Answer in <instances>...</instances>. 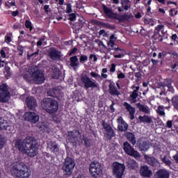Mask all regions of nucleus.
<instances>
[{"label": "nucleus", "instance_id": "f257e3e1", "mask_svg": "<svg viewBox=\"0 0 178 178\" xmlns=\"http://www.w3.org/2000/svg\"><path fill=\"white\" fill-rule=\"evenodd\" d=\"M15 145L19 152L26 154L30 158L38 155V140L33 136H26L24 140H16Z\"/></svg>", "mask_w": 178, "mask_h": 178}, {"label": "nucleus", "instance_id": "f03ea898", "mask_svg": "<svg viewBox=\"0 0 178 178\" xmlns=\"http://www.w3.org/2000/svg\"><path fill=\"white\" fill-rule=\"evenodd\" d=\"M11 175L17 178H29L31 175L30 169L24 163H16L10 170Z\"/></svg>", "mask_w": 178, "mask_h": 178}, {"label": "nucleus", "instance_id": "7ed1b4c3", "mask_svg": "<svg viewBox=\"0 0 178 178\" xmlns=\"http://www.w3.org/2000/svg\"><path fill=\"white\" fill-rule=\"evenodd\" d=\"M41 106L49 115H54L59 109V103L52 98H44L41 102Z\"/></svg>", "mask_w": 178, "mask_h": 178}, {"label": "nucleus", "instance_id": "20e7f679", "mask_svg": "<svg viewBox=\"0 0 178 178\" xmlns=\"http://www.w3.org/2000/svg\"><path fill=\"white\" fill-rule=\"evenodd\" d=\"M23 79L28 83H33V80L35 84H42L45 81V76L41 70L37 69L32 75L30 74H25Z\"/></svg>", "mask_w": 178, "mask_h": 178}, {"label": "nucleus", "instance_id": "39448f33", "mask_svg": "<svg viewBox=\"0 0 178 178\" xmlns=\"http://www.w3.org/2000/svg\"><path fill=\"white\" fill-rule=\"evenodd\" d=\"M103 11L106 17H108V19H113V20H118L120 23H123V22H126L131 18L130 15H120L118 13H113L112 10L105 5L103 6Z\"/></svg>", "mask_w": 178, "mask_h": 178}, {"label": "nucleus", "instance_id": "423d86ee", "mask_svg": "<svg viewBox=\"0 0 178 178\" xmlns=\"http://www.w3.org/2000/svg\"><path fill=\"white\" fill-rule=\"evenodd\" d=\"M75 166L76 162H74V159L72 157L67 156L61 168L64 176L69 177L72 175Z\"/></svg>", "mask_w": 178, "mask_h": 178}, {"label": "nucleus", "instance_id": "0eeeda50", "mask_svg": "<svg viewBox=\"0 0 178 178\" xmlns=\"http://www.w3.org/2000/svg\"><path fill=\"white\" fill-rule=\"evenodd\" d=\"M102 126L105 131L104 133V138L107 141H111L113 137L116 136V133L112 126L109 124V123L106 122L105 121H102Z\"/></svg>", "mask_w": 178, "mask_h": 178}, {"label": "nucleus", "instance_id": "6e6552de", "mask_svg": "<svg viewBox=\"0 0 178 178\" xmlns=\"http://www.w3.org/2000/svg\"><path fill=\"white\" fill-rule=\"evenodd\" d=\"M122 148L127 155L133 156V158H135L136 159H137V158H141V154H140V152L134 149V147L131 146V144H130L129 141H125L123 143Z\"/></svg>", "mask_w": 178, "mask_h": 178}, {"label": "nucleus", "instance_id": "1a4fd4ad", "mask_svg": "<svg viewBox=\"0 0 178 178\" xmlns=\"http://www.w3.org/2000/svg\"><path fill=\"white\" fill-rule=\"evenodd\" d=\"M10 98L9 86L6 83L0 84V102H8Z\"/></svg>", "mask_w": 178, "mask_h": 178}, {"label": "nucleus", "instance_id": "9d476101", "mask_svg": "<svg viewBox=\"0 0 178 178\" xmlns=\"http://www.w3.org/2000/svg\"><path fill=\"white\" fill-rule=\"evenodd\" d=\"M163 29H165V25L163 24H159L156 26L152 38H153V40L155 41H160L162 42V41H163V38L165 37Z\"/></svg>", "mask_w": 178, "mask_h": 178}, {"label": "nucleus", "instance_id": "9b49d317", "mask_svg": "<svg viewBox=\"0 0 178 178\" xmlns=\"http://www.w3.org/2000/svg\"><path fill=\"white\" fill-rule=\"evenodd\" d=\"M124 170H126V166L124 164L118 162L113 163V174L116 178L123 177L124 174Z\"/></svg>", "mask_w": 178, "mask_h": 178}, {"label": "nucleus", "instance_id": "f8f14e48", "mask_svg": "<svg viewBox=\"0 0 178 178\" xmlns=\"http://www.w3.org/2000/svg\"><path fill=\"white\" fill-rule=\"evenodd\" d=\"M81 81L84 84L86 90H88V88H98L99 87L98 83L92 81L86 74L81 75Z\"/></svg>", "mask_w": 178, "mask_h": 178}, {"label": "nucleus", "instance_id": "ddd939ff", "mask_svg": "<svg viewBox=\"0 0 178 178\" xmlns=\"http://www.w3.org/2000/svg\"><path fill=\"white\" fill-rule=\"evenodd\" d=\"M90 173L92 177H98L102 174V169H101V165L99 163L92 162L90 165Z\"/></svg>", "mask_w": 178, "mask_h": 178}, {"label": "nucleus", "instance_id": "4468645a", "mask_svg": "<svg viewBox=\"0 0 178 178\" xmlns=\"http://www.w3.org/2000/svg\"><path fill=\"white\" fill-rule=\"evenodd\" d=\"M136 145L138 146L139 151L147 152L151 147V143H149V140H147L144 138H139L137 140Z\"/></svg>", "mask_w": 178, "mask_h": 178}, {"label": "nucleus", "instance_id": "2eb2a0df", "mask_svg": "<svg viewBox=\"0 0 178 178\" xmlns=\"http://www.w3.org/2000/svg\"><path fill=\"white\" fill-rule=\"evenodd\" d=\"M67 138L72 144H77L79 143V138H80V131L76 129L68 131Z\"/></svg>", "mask_w": 178, "mask_h": 178}, {"label": "nucleus", "instance_id": "dca6fc26", "mask_svg": "<svg viewBox=\"0 0 178 178\" xmlns=\"http://www.w3.org/2000/svg\"><path fill=\"white\" fill-rule=\"evenodd\" d=\"M118 123V131H121L122 133H126L129 130V124L127 123L124 120H123V117L120 116L117 119Z\"/></svg>", "mask_w": 178, "mask_h": 178}, {"label": "nucleus", "instance_id": "f3484780", "mask_svg": "<svg viewBox=\"0 0 178 178\" xmlns=\"http://www.w3.org/2000/svg\"><path fill=\"white\" fill-rule=\"evenodd\" d=\"M25 120L30 122V123H37L40 120V116L34 112H26L24 115Z\"/></svg>", "mask_w": 178, "mask_h": 178}, {"label": "nucleus", "instance_id": "a211bd4d", "mask_svg": "<svg viewBox=\"0 0 178 178\" xmlns=\"http://www.w3.org/2000/svg\"><path fill=\"white\" fill-rule=\"evenodd\" d=\"M172 83L173 81L170 79H164V81L160 83V87H161L162 90H164L165 92L169 91L170 92H174L175 89H173V86H172Z\"/></svg>", "mask_w": 178, "mask_h": 178}, {"label": "nucleus", "instance_id": "6ab92c4d", "mask_svg": "<svg viewBox=\"0 0 178 178\" xmlns=\"http://www.w3.org/2000/svg\"><path fill=\"white\" fill-rule=\"evenodd\" d=\"M106 81H108V93L112 97H119L120 95V92L118 90V88H116V85L112 80H106Z\"/></svg>", "mask_w": 178, "mask_h": 178}, {"label": "nucleus", "instance_id": "aec40b11", "mask_svg": "<svg viewBox=\"0 0 178 178\" xmlns=\"http://www.w3.org/2000/svg\"><path fill=\"white\" fill-rule=\"evenodd\" d=\"M47 148L49 149L50 152L56 155V156L59 155V144L56 141H51L50 143L47 145Z\"/></svg>", "mask_w": 178, "mask_h": 178}, {"label": "nucleus", "instance_id": "412c9836", "mask_svg": "<svg viewBox=\"0 0 178 178\" xmlns=\"http://www.w3.org/2000/svg\"><path fill=\"white\" fill-rule=\"evenodd\" d=\"M140 175L143 177L149 178L152 176V170H149L148 165H142L140 168Z\"/></svg>", "mask_w": 178, "mask_h": 178}, {"label": "nucleus", "instance_id": "4be33fe9", "mask_svg": "<svg viewBox=\"0 0 178 178\" xmlns=\"http://www.w3.org/2000/svg\"><path fill=\"white\" fill-rule=\"evenodd\" d=\"M124 137L127 138V140L133 145H136L137 144V138H136V134L133 132L127 131L124 133Z\"/></svg>", "mask_w": 178, "mask_h": 178}, {"label": "nucleus", "instance_id": "5701e85b", "mask_svg": "<svg viewBox=\"0 0 178 178\" xmlns=\"http://www.w3.org/2000/svg\"><path fill=\"white\" fill-rule=\"evenodd\" d=\"M170 173L166 169L161 168L154 175V178H169Z\"/></svg>", "mask_w": 178, "mask_h": 178}, {"label": "nucleus", "instance_id": "b1692460", "mask_svg": "<svg viewBox=\"0 0 178 178\" xmlns=\"http://www.w3.org/2000/svg\"><path fill=\"white\" fill-rule=\"evenodd\" d=\"M26 106L31 111H34L37 106V100L33 97H28L26 99Z\"/></svg>", "mask_w": 178, "mask_h": 178}, {"label": "nucleus", "instance_id": "393cba45", "mask_svg": "<svg viewBox=\"0 0 178 178\" xmlns=\"http://www.w3.org/2000/svg\"><path fill=\"white\" fill-rule=\"evenodd\" d=\"M138 91H140V86H136V89L133 90L129 97L128 101L131 104H136L137 102V98H138Z\"/></svg>", "mask_w": 178, "mask_h": 178}, {"label": "nucleus", "instance_id": "a878e982", "mask_svg": "<svg viewBox=\"0 0 178 178\" xmlns=\"http://www.w3.org/2000/svg\"><path fill=\"white\" fill-rule=\"evenodd\" d=\"M60 94H62V90L58 88H54L47 91L49 97H53V98H59Z\"/></svg>", "mask_w": 178, "mask_h": 178}, {"label": "nucleus", "instance_id": "bb28decb", "mask_svg": "<svg viewBox=\"0 0 178 178\" xmlns=\"http://www.w3.org/2000/svg\"><path fill=\"white\" fill-rule=\"evenodd\" d=\"M49 56L52 59V60H56L59 59L60 56L59 55V51L56 50L55 47H50L49 49Z\"/></svg>", "mask_w": 178, "mask_h": 178}, {"label": "nucleus", "instance_id": "cd10ccee", "mask_svg": "<svg viewBox=\"0 0 178 178\" xmlns=\"http://www.w3.org/2000/svg\"><path fill=\"white\" fill-rule=\"evenodd\" d=\"M124 106L125 107L127 111L129 113V118L131 120H134V115L136 114V108L131 106V105H130V104L127 102L124 103Z\"/></svg>", "mask_w": 178, "mask_h": 178}, {"label": "nucleus", "instance_id": "c85d7f7f", "mask_svg": "<svg viewBox=\"0 0 178 178\" xmlns=\"http://www.w3.org/2000/svg\"><path fill=\"white\" fill-rule=\"evenodd\" d=\"M126 163V166L129 170H137V168H138V164L135 160L129 159Z\"/></svg>", "mask_w": 178, "mask_h": 178}, {"label": "nucleus", "instance_id": "c756f323", "mask_svg": "<svg viewBox=\"0 0 178 178\" xmlns=\"http://www.w3.org/2000/svg\"><path fill=\"white\" fill-rule=\"evenodd\" d=\"M136 106L138 109H139V112H143V113H145L146 115H149L151 113V110L149 107L147 105L142 104L141 103L136 104Z\"/></svg>", "mask_w": 178, "mask_h": 178}, {"label": "nucleus", "instance_id": "7c9ffc66", "mask_svg": "<svg viewBox=\"0 0 178 178\" xmlns=\"http://www.w3.org/2000/svg\"><path fill=\"white\" fill-rule=\"evenodd\" d=\"M114 58H120L124 56V49H120V47H114Z\"/></svg>", "mask_w": 178, "mask_h": 178}, {"label": "nucleus", "instance_id": "2f4dec72", "mask_svg": "<svg viewBox=\"0 0 178 178\" xmlns=\"http://www.w3.org/2000/svg\"><path fill=\"white\" fill-rule=\"evenodd\" d=\"M70 66L71 67H73L74 70H76V67H78V66H80V63H79V58H77V56H73L70 58Z\"/></svg>", "mask_w": 178, "mask_h": 178}, {"label": "nucleus", "instance_id": "473e14b6", "mask_svg": "<svg viewBox=\"0 0 178 178\" xmlns=\"http://www.w3.org/2000/svg\"><path fill=\"white\" fill-rule=\"evenodd\" d=\"M145 159L148 165L150 166H156L158 164V160L154 157H151L149 156H145Z\"/></svg>", "mask_w": 178, "mask_h": 178}, {"label": "nucleus", "instance_id": "72a5a7b5", "mask_svg": "<svg viewBox=\"0 0 178 178\" xmlns=\"http://www.w3.org/2000/svg\"><path fill=\"white\" fill-rule=\"evenodd\" d=\"M81 140L83 141V145H85L86 148H90L91 145H92V139L87 137V135L83 134Z\"/></svg>", "mask_w": 178, "mask_h": 178}, {"label": "nucleus", "instance_id": "f704fd0d", "mask_svg": "<svg viewBox=\"0 0 178 178\" xmlns=\"http://www.w3.org/2000/svg\"><path fill=\"white\" fill-rule=\"evenodd\" d=\"M138 120L140 123H152V118H151L149 116L147 115H140L138 117Z\"/></svg>", "mask_w": 178, "mask_h": 178}, {"label": "nucleus", "instance_id": "c9c22d12", "mask_svg": "<svg viewBox=\"0 0 178 178\" xmlns=\"http://www.w3.org/2000/svg\"><path fill=\"white\" fill-rule=\"evenodd\" d=\"M129 3H130V0L121 1V5H122L121 8H123L124 10H128L129 9H130V7L131 6V5L129 4Z\"/></svg>", "mask_w": 178, "mask_h": 178}, {"label": "nucleus", "instance_id": "e433bc0d", "mask_svg": "<svg viewBox=\"0 0 178 178\" xmlns=\"http://www.w3.org/2000/svg\"><path fill=\"white\" fill-rule=\"evenodd\" d=\"M25 27L26 29H27L28 30H29V31L31 33L33 31V30L34 29V26H33V23H31V21L26 19L25 21Z\"/></svg>", "mask_w": 178, "mask_h": 178}, {"label": "nucleus", "instance_id": "4c0bfd02", "mask_svg": "<svg viewBox=\"0 0 178 178\" xmlns=\"http://www.w3.org/2000/svg\"><path fill=\"white\" fill-rule=\"evenodd\" d=\"M62 76V72L59 70V69L54 70L52 73L53 79H58L59 77Z\"/></svg>", "mask_w": 178, "mask_h": 178}, {"label": "nucleus", "instance_id": "58836bf2", "mask_svg": "<svg viewBox=\"0 0 178 178\" xmlns=\"http://www.w3.org/2000/svg\"><path fill=\"white\" fill-rule=\"evenodd\" d=\"M8 121L2 118H0V130H4L8 124Z\"/></svg>", "mask_w": 178, "mask_h": 178}, {"label": "nucleus", "instance_id": "ea45409f", "mask_svg": "<svg viewBox=\"0 0 178 178\" xmlns=\"http://www.w3.org/2000/svg\"><path fill=\"white\" fill-rule=\"evenodd\" d=\"M12 35H13V33H6V35L4 37V42H6V44H9L10 42H12Z\"/></svg>", "mask_w": 178, "mask_h": 178}, {"label": "nucleus", "instance_id": "a19ab883", "mask_svg": "<svg viewBox=\"0 0 178 178\" xmlns=\"http://www.w3.org/2000/svg\"><path fill=\"white\" fill-rule=\"evenodd\" d=\"M171 102L174 108L178 111V96H174L171 99Z\"/></svg>", "mask_w": 178, "mask_h": 178}, {"label": "nucleus", "instance_id": "79ce46f5", "mask_svg": "<svg viewBox=\"0 0 178 178\" xmlns=\"http://www.w3.org/2000/svg\"><path fill=\"white\" fill-rule=\"evenodd\" d=\"M4 130L8 134H10L11 133H13L15 131V127L12 125H9V124H7L6 128H4Z\"/></svg>", "mask_w": 178, "mask_h": 178}, {"label": "nucleus", "instance_id": "37998d69", "mask_svg": "<svg viewBox=\"0 0 178 178\" xmlns=\"http://www.w3.org/2000/svg\"><path fill=\"white\" fill-rule=\"evenodd\" d=\"M144 24H149V26H154V19H152V18L150 19H147L145 17H144L143 19Z\"/></svg>", "mask_w": 178, "mask_h": 178}, {"label": "nucleus", "instance_id": "c03bdc74", "mask_svg": "<svg viewBox=\"0 0 178 178\" xmlns=\"http://www.w3.org/2000/svg\"><path fill=\"white\" fill-rule=\"evenodd\" d=\"M97 24L99 26H102L103 27H106V29H112L113 26H112L111 24L102 22H97Z\"/></svg>", "mask_w": 178, "mask_h": 178}, {"label": "nucleus", "instance_id": "a18cd8bd", "mask_svg": "<svg viewBox=\"0 0 178 178\" xmlns=\"http://www.w3.org/2000/svg\"><path fill=\"white\" fill-rule=\"evenodd\" d=\"M156 112L160 116H165V111L163 110V106H159Z\"/></svg>", "mask_w": 178, "mask_h": 178}, {"label": "nucleus", "instance_id": "49530a36", "mask_svg": "<svg viewBox=\"0 0 178 178\" xmlns=\"http://www.w3.org/2000/svg\"><path fill=\"white\" fill-rule=\"evenodd\" d=\"M38 54H40V50L38 49L35 52L31 54H28L27 59H31V58H35L37 56H38Z\"/></svg>", "mask_w": 178, "mask_h": 178}, {"label": "nucleus", "instance_id": "de8ad7c7", "mask_svg": "<svg viewBox=\"0 0 178 178\" xmlns=\"http://www.w3.org/2000/svg\"><path fill=\"white\" fill-rule=\"evenodd\" d=\"M65 5H66V13H72V12H73V9H72V4L65 3Z\"/></svg>", "mask_w": 178, "mask_h": 178}, {"label": "nucleus", "instance_id": "09e8293b", "mask_svg": "<svg viewBox=\"0 0 178 178\" xmlns=\"http://www.w3.org/2000/svg\"><path fill=\"white\" fill-rule=\"evenodd\" d=\"M88 60V57L86 55H81L79 58V62L81 63H84V62H87Z\"/></svg>", "mask_w": 178, "mask_h": 178}, {"label": "nucleus", "instance_id": "8fccbe9b", "mask_svg": "<svg viewBox=\"0 0 178 178\" xmlns=\"http://www.w3.org/2000/svg\"><path fill=\"white\" fill-rule=\"evenodd\" d=\"M68 20H70V22H75L76 20V13H71L68 15Z\"/></svg>", "mask_w": 178, "mask_h": 178}, {"label": "nucleus", "instance_id": "3c124183", "mask_svg": "<svg viewBox=\"0 0 178 178\" xmlns=\"http://www.w3.org/2000/svg\"><path fill=\"white\" fill-rule=\"evenodd\" d=\"M115 105H116V103H115V102L113 100L112 104L109 106V109H110L109 112L111 113H113L115 112V107H113L115 106Z\"/></svg>", "mask_w": 178, "mask_h": 178}, {"label": "nucleus", "instance_id": "603ef678", "mask_svg": "<svg viewBox=\"0 0 178 178\" xmlns=\"http://www.w3.org/2000/svg\"><path fill=\"white\" fill-rule=\"evenodd\" d=\"M165 127L168 129H172L173 127V120H168L165 124Z\"/></svg>", "mask_w": 178, "mask_h": 178}, {"label": "nucleus", "instance_id": "864d4df0", "mask_svg": "<svg viewBox=\"0 0 178 178\" xmlns=\"http://www.w3.org/2000/svg\"><path fill=\"white\" fill-rule=\"evenodd\" d=\"M78 49L77 47H74L69 52V56H72V55H75L77 53Z\"/></svg>", "mask_w": 178, "mask_h": 178}, {"label": "nucleus", "instance_id": "5fc2aeb1", "mask_svg": "<svg viewBox=\"0 0 178 178\" xmlns=\"http://www.w3.org/2000/svg\"><path fill=\"white\" fill-rule=\"evenodd\" d=\"M163 163H165V165H167L168 166H170V165H172V161H170L169 159H166V157H164L163 159Z\"/></svg>", "mask_w": 178, "mask_h": 178}, {"label": "nucleus", "instance_id": "6e6d98bb", "mask_svg": "<svg viewBox=\"0 0 178 178\" xmlns=\"http://www.w3.org/2000/svg\"><path fill=\"white\" fill-rule=\"evenodd\" d=\"M90 60H92L93 62H97L98 60V58H97V56L95 54H90L89 57Z\"/></svg>", "mask_w": 178, "mask_h": 178}, {"label": "nucleus", "instance_id": "4d7b16f0", "mask_svg": "<svg viewBox=\"0 0 178 178\" xmlns=\"http://www.w3.org/2000/svg\"><path fill=\"white\" fill-rule=\"evenodd\" d=\"M111 73H115L116 72V64L112 63L111 67L110 68Z\"/></svg>", "mask_w": 178, "mask_h": 178}, {"label": "nucleus", "instance_id": "13d9d810", "mask_svg": "<svg viewBox=\"0 0 178 178\" xmlns=\"http://www.w3.org/2000/svg\"><path fill=\"white\" fill-rule=\"evenodd\" d=\"M53 120L54 123H56V124H60V119L58 118V117H53Z\"/></svg>", "mask_w": 178, "mask_h": 178}, {"label": "nucleus", "instance_id": "bf43d9fd", "mask_svg": "<svg viewBox=\"0 0 178 178\" xmlns=\"http://www.w3.org/2000/svg\"><path fill=\"white\" fill-rule=\"evenodd\" d=\"M11 15L13 17H16V16H19V10H16L15 11H12Z\"/></svg>", "mask_w": 178, "mask_h": 178}, {"label": "nucleus", "instance_id": "052dcab7", "mask_svg": "<svg viewBox=\"0 0 178 178\" xmlns=\"http://www.w3.org/2000/svg\"><path fill=\"white\" fill-rule=\"evenodd\" d=\"M4 144L5 143L3 142V138H2V136L0 135V149H1V148H3Z\"/></svg>", "mask_w": 178, "mask_h": 178}, {"label": "nucleus", "instance_id": "680f3d73", "mask_svg": "<svg viewBox=\"0 0 178 178\" xmlns=\"http://www.w3.org/2000/svg\"><path fill=\"white\" fill-rule=\"evenodd\" d=\"M140 35L143 36V37H146L147 35V31L145 29H141L140 31Z\"/></svg>", "mask_w": 178, "mask_h": 178}, {"label": "nucleus", "instance_id": "e2e57ef3", "mask_svg": "<svg viewBox=\"0 0 178 178\" xmlns=\"http://www.w3.org/2000/svg\"><path fill=\"white\" fill-rule=\"evenodd\" d=\"M0 54H1V58H6V53L5 52V50L1 49L0 51Z\"/></svg>", "mask_w": 178, "mask_h": 178}, {"label": "nucleus", "instance_id": "0e129e2a", "mask_svg": "<svg viewBox=\"0 0 178 178\" xmlns=\"http://www.w3.org/2000/svg\"><path fill=\"white\" fill-rule=\"evenodd\" d=\"M108 45H109V47H111V48H112V49H115V48H113L115 47V42H113L112 40H109Z\"/></svg>", "mask_w": 178, "mask_h": 178}, {"label": "nucleus", "instance_id": "69168bd1", "mask_svg": "<svg viewBox=\"0 0 178 178\" xmlns=\"http://www.w3.org/2000/svg\"><path fill=\"white\" fill-rule=\"evenodd\" d=\"M124 77H126V75L123 72H120L118 74V79H124Z\"/></svg>", "mask_w": 178, "mask_h": 178}, {"label": "nucleus", "instance_id": "338daca9", "mask_svg": "<svg viewBox=\"0 0 178 178\" xmlns=\"http://www.w3.org/2000/svg\"><path fill=\"white\" fill-rule=\"evenodd\" d=\"M90 76H92V77H94V78L99 77V75L95 72H91Z\"/></svg>", "mask_w": 178, "mask_h": 178}, {"label": "nucleus", "instance_id": "774afa93", "mask_svg": "<svg viewBox=\"0 0 178 178\" xmlns=\"http://www.w3.org/2000/svg\"><path fill=\"white\" fill-rule=\"evenodd\" d=\"M173 159L174 161H175L176 163H178V153L176 155L173 156Z\"/></svg>", "mask_w": 178, "mask_h": 178}]
</instances>
